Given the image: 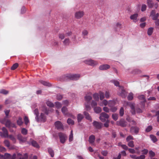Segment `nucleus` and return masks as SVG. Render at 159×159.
Wrapping results in <instances>:
<instances>
[{
    "label": "nucleus",
    "instance_id": "a211bd4d",
    "mask_svg": "<svg viewBox=\"0 0 159 159\" xmlns=\"http://www.w3.org/2000/svg\"><path fill=\"white\" fill-rule=\"evenodd\" d=\"M138 16V14L136 13L133 15H131L130 16L131 19L133 20L134 21L136 22L138 21L137 17Z\"/></svg>",
    "mask_w": 159,
    "mask_h": 159
},
{
    "label": "nucleus",
    "instance_id": "49530a36",
    "mask_svg": "<svg viewBox=\"0 0 159 159\" xmlns=\"http://www.w3.org/2000/svg\"><path fill=\"white\" fill-rule=\"evenodd\" d=\"M99 94L100 96V100H102L104 98V94L103 92H100L99 93Z\"/></svg>",
    "mask_w": 159,
    "mask_h": 159
},
{
    "label": "nucleus",
    "instance_id": "4be33fe9",
    "mask_svg": "<svg viewBox=\"0 0 159 159\" xmlns=\"http://www.w3.org/2000/svg\"><path fill=\"white\" fill-rule=\"evenodd\" d=\"M39 82L41 84H43V85L48 86H51V84L48 83L47 82L45 81H44L42 80H40L39 81Z\"/></svg>",
    "mask_w": 159,
    "mask_h": 159
},
{
    "label": "nucleus",
    "instance_id": "a878e982",
    "mask_svg": "<svg viewBox=\"0 0 159 159\" xmlns=\"http://www.w3.org/2000/svg\"><path fill=\"white\" fill-rule=\"evenodd\" d=\"M150 138L153 141V143H155L157 141V139L156 137L154 135H153L152 134L150 135Z\"/></svg>",
    "mask_w": 159,
    "mask_h": 159
},
{
    "label": "nucleus",
    "instance_id": "6e6552de",
    "mask_svg": "<svg viewBox=\"0 0 159 159\" xmlns=\"http://www.w3.org/2000/svg\"><path fill=\"white\" fill-rule=\"evenodd\" d=\"M116 124L117 125L122 127H125L127 125L126 122L123 119H121L120 121H117Z\"/></svg>",
    "mask_w": 159,
    "mask_h": 159
},
{
    "label": "nucleus",
    "instance_id": "aec40b11",
    "mask_svg": "<svg viewBox=\"0 0 159 159\" xmlns=\"http://www.w3.org/2000/svg\"><path fill=\"white\" fill-rule=\"evenodd\" d=\"M95 140V137L94 135H92L89 138V142L90 143L93 144Z\"/></svg>",
    "mask_w": 159,
    "mask_h": 159
},
{
    "label": "nucleus",
    "instance_id": "b1692460",
    "mask_svg": "<svg viewBox=\"0 0 159 159\" xmlns=\"http://www.w3.org/2000/svg\"><path fill=\"white\" fill-rule=\"evenodd\" d=\"M84 116L80 114H79L77 116V120L78 122H80L84 118Z\"/></svg>",
    "mask_w": 159,
    "mask_h": 159
},
{
    "label": "nucleus",
    "instance_id": "423d86ee",
    "mask_svg": "<svg viewBox=\"0 0 159 159\" xmlns=\"http://www.w3.org/2000/svg\"><path fill=\"white\" fill-rule=\"evenodd\" d=\"M109 117V116L105 112H102L99 117V119L102 122H104L106 121L105 119H108Z\"/></svg>",
    "mask_w": 159,
    "mask_h": 159
},
{
    "label": "nucleus",
    "instance_id": "9d476101",
    "mask_svg": "<svg viewBox=\"0 0 159 159\" xmlns=\"http://www.w3.org/2000/svg\"><path fill=\"white\" fill-rule=\"evenodd\" d=\"M71 80H78L80 77V75L79 74H70L67 76Z\"/></svg>",
    "mask_w": 159,
    "mask_h": 159
},
{
    "label": "nucleus",
    "instance_id": "09e8293b",
    "mask_svg": "<svg viewBox=\"0 0 159 159\" xmlns=\"http://www.w3.org/2000/svg\"><path fill=\"white\" fill-rule=\"evenodd\" d=\"M128 105H129L131 107V109H134L135 104L132 103H127Z\"/></svg>",
    "mask_w": 159,
    "mask_h": 159
},
{
    "label": "nucleus",
    "instance_id": "c756f323",
    "mask_svg": "<svg viewBox=\"0 0 159 159\" xmlns=\"http://www.w3.org/2000/svg\"><path fill=\"white\" fill-rule=\"evenodd\" d=\"M2 156L3 157L2 159H9L11 155L9 153H6L4 155H2Z\"/></svg>",
    "mask_w": 159,
    "mask_h": 159
},
{
    "label": "nucleus",
    "instance_id": "603ef678",
    "mask_svg": "<svg viewBox=\"0 0 159 159\" xmlns=\"http://www.w3.org/2000/svg\"><path fill=\"white\" fill-rule=\"evenodd\" d=\"M18 66V64L17 63H16L13 65L11 67V69L12 70H14Z\"/></svg>",
    "mask_w": 159,
    "mask_h": 159
},
{
    "label": "nucleus",
    "instance_id": "9b49d317",
    "mask_svg": "<svg viewBox=\"0 0 159 159\" xmlns=\"http://www.w3.org/2000/svg\"><path fill=\"white\" fill-rule=\"evenodd\" d=\"M139 129V128L137 126H132L130 128V131L132 134H137L138 133Z\"/></svg>",
    "mask_w": 159,
    "mask_h": 159
},
{
    "label": "nucleus",
    "instance_id": "4468645a",
    "mask_svg": "<svg viewBox=\"0 0 159 159\" xmlns=\"http://www.w3.org/2000/svg\"><path fill=\"white\" fill-rule=\"evenodd\" d=\"M85 62L92 66H94L98 64L97 62L90 59L85 61Z\"/></svg>",
    "mask_w": 159,
    "mask_h": 159
},
{
    "label": "nucleus",
    "instance_id": "473e14b6",
    "mask_svg": "<svg viewBox=\"0 0 159 159\" xmlns=\"http://www.w3.org/2000/svg\"><path fill=\"white\" fill-rule=\"evenodd\" d=\"M67 122L69 125H73L74 124V121L69 118L67 119Z\"/></svg>",
    "mask_w": 159,
    "mask_h": 159
},
{
    "label": "nucleus",
    "instance_id": "4d7b16f0",
    "mask_svg": "<svg viewBox=\"0 0 159 159\" xmlns=\"http://www.w3.org/2000/svg\"><path fill=\"white\" fill-rule=\"evenodd\" d=\"M59 38L61 39H63L65 37H66V36L65 34H59Z\"/></svg>",
    "mask_w": 159,
    "mask_h": 159
},
{
    "label": "nucleus",
    "instance_id": "c9c22d12",
    "mask_svg": "<svg viewBox=\"0 0 159 159\" xmlns=\"http://www.w3.org/2000/svg\"><path fill=\"white\" fill-rule=\"evenodd\" d=\"M4 143L5 146L9 148L10 146V143L7 140H5L4 142Z\"/></svg>",
    "mask_w": 159,
    "mask_h": 159
},
{
    "label": "nucleus",
    "instance_id": "052dcab7",
    "mask_svg": "<svg viewBox=\"0 0 159 159\" xmlns=\"http://www.w3.org/2000/svg\"><path fill=\"white\" fill-rule=\"evenodd\" d=\"M62 96L60 94H57V100H60L62 98Z\"/></svg>",
    "mask_w": 159,
    "mask_h": 159
},
{
    "label": "nucleus",
    "instance_id": "c85d7f7f",
    "mask_svg": "<svg viewBox=\"0 0 159 159\" xmlns=\"http://www.w3.org/2000/svg\"><path fill=\"white\" fill-rule=\"evenodd\" d=\"M93 97L95 101H98L99 99V95L98 93H95L93 95Z\"/></svg>",
    "mask_w": 159,
    "mask_h": 159
},
{
    "label": "nucleus",
    "instance_id": "e433bc0d",
    "mask_svg": "<svg viewBox=\"0 0 159 159\" xmlns=\"http://www.w3.org/2000/svg\"><path fill=\"white\" fill-rule=\"evenodd\" d=\"M127 98L129 100H132L133 98V94L132 93H130L128 97Z\"/></svg>",
    "mask_w": 159,
    "mask_h": 159
},
{
    "label": "nucleus",
    "instance_id": "a18cd8bd",
    "mask_svg": "<svg viewBox=\"0 0 159 159\" xmlns=\"http://www.w3.org/2000/svg\"><path fill=\"white\" fill-rule=\"evenodd\" d=\"M8 137L14 143L16 142V139L13 136L10 135Z\"/></svg>",
    "mask_w": 159,
    "mask_h": 159
},
{
    "label": "nucleus",
    "instance_id": "680f3d73",
    "mask_svg": "<svg viewBox=\"0 0 159 159\" xmlns=\"http://www.w3.org/2000/svg\"><path fill=\"white\" fill-rule=\"evenodd\" d=\"M11 122L10 120H8L5 123V125L7 127L9 128L10 126Z\"/></svg>",
    "mask_w": 159,
    "mask_h": 159
},
{
    "label": "nucleus",
    "instance_id": "f03ea898",
    "mask_svg": "<svg viewBox=\"0 0 159 159\" xmlns=\"http://www.w3.org/2000/svg\"><path fill=\"white\" fill-rule=\"evenodd\" d=\"M34 114L36 115V119L38 120L39 119H40L42 121H43L44 122L45 121L46 118L45 116H44V114L43 113H41L40 116L39 117V112L38 111V110H34Z\"/></svg>",
    "mask_w": 159,
    "mask_h": 159
},
{
    "label": "nucleus",
    "instance_id": "6ab92c4d",
    "mask_svg": "<svg viewBox=\"0 0 159 159\" xmlns=\"http://www.w3.org/2000/svg\"><path fill=\"white\" fill-rule=\"evenodd\" d=\"M17 157L19 158V159H27L28 158V155L27 153L24 154L23 156H22L21 154L18 153Z\"/></svg>",
    "mask_w": 159,
    "mask_h": 159
},
{
    "label": "nucleus",
    "instance_id": "58836bf2",
    "mask_svg": "<svg viewBox=\"0 0 159 159\" xmlns=\"http://www.w3.org/2000/svg\"><path fill=\"white\" fill-rule=\"evenodd\" d=\"M128 145L129 147L134 148V142L133 141H130L128 142Z\"/></svg>",
    "mask_w": 159,
    "mask_h": 159
},
{
    "label": "nucleus",
    "instance_id": "e2e57ef3",
    "mask_svg": "<svg viewBox=\"0 0 159 159\" xmlns=\"http://www.w3.org/2000/svg\"><path fill=\"white\" fill-rule=\"evenodd\" d=\"M141 152H142L143 154H146L148 152V150L147 149H144L143 150H142Z\"/></svg>",
    "mask_w": 159,
    "mask_h": 159
},
{
    "label": "nucleus",
    "instance_id": "20e7f679",
    "mask_svg": "<svg viewBox=\"0 0 159 159\" xmlns=\"http://www.w3.org/2000/svg\"><path fill=\"white\" fill-rule=\"evenodd\" d=\"M118 93L122 98H125L127 95V93L123 89L122 86H119Z\"/></svg>",
    "mask_w": 159,
    "mask_h": 159
},
{
    "label": "nucleus",
    "instance_id": "2f4dec72",
    "mask_svg": "<svg viewBox=\"0 0 159 159\" xmlns=\"http://www.w3.org/2000/svg\"><path fill=\"white\" fill-rule=\"evenodd\" d=\"M46 103L47 105L50 107H52L54 106V104L53 103L49 101H47Z\"/></svg>",
    "mask_w": 159,
    "mask_h": 159
},
{
    "label": "nucleus",
    "instance_id": "13d9d810",
    "mask_svg": "<svg viewBox=\"0 0 159 159\" xmlns=\"http://www.w3.org/2000/svg\"><path fill=\"white\" fill-rule=\"evenodd\" d=\"M147 6L145 4H143L142 5L141 10L142 11H143L146 10Z\"/></svg>",
    "mask_w": 159,
    "mask_h": 159
},
{
    "label": "nucleus",
    "instance_id": "ddd939ff",
    "mask_svg": "<svg viewBox=\"0 0 159 159\" xmlns=\"http://www.w3.org/2000/svg\"><path fill=\"white\" fill-rule=\"evenodd\" d=\"M55 125L57 129H63V126L61 122L59 121H57L55 123Z\"/></svg>",
    "mask_w": 159,
    "mask_h": 159
},
{
    "label": "nucleus",
    "instance_id": "a19ab883",
    "mask_svg": "<svg viewBox=\"0 0 159 159\" xmlns=\"http://www.w3.org/2000/svg\"><path fill=\"white\" fill-rule=\"evenodd\" d=\"M24 119L25 124L26 125H27L29 122V120L28 117L27 116H25Z\"/></svg>",
    "mask_w": 159,
    "mask_h": 159
},
{
    "label": "nucleus",
    "instance_id": "1a4fd4ad",
    "mask_svg": "<svg viewBox=\"0 0 159 159\" xmlns=\"http://www.w3.org/2000/svg\"><path fill=\"white\" fill-rule=\"evenodd\" d=\"M93 126L97 129H100L102 126V123L99 122L94 121L93 123Z\"/></svg>",
    "mask_w": 159,
    "mask_h": 159
},
{
    "label": "nucleus",
    "instance_id": "864d4df0",
    "mask_svg": "<svg viewBox=\"0 0 159 159\" xmlns=\"http://www.w3.org/2000/svg\"><path fill=\"white\" fill-rule=\"evenodd\" d=\"M112 118L115 120H116L118 119V115L116 114H113L112 115Z\"/></svg>",
    "mask_w": 159,
    "mask_h": 159
},
{
    "label": "nucleus",
    "instance_id": "5fc2aeb1",
    "mask_svg": "<svg viewBox=\"0 0 159 159\" xmlns=\"http://www.w3.org/2000/svg\"><path fill=\"white\" fill-rule=\"evenodd\" d=\"M150 157H153L155 156V154L154 152L152 151H150L149 152Z\"/></svg>",
    "mask_w": 159,
    "mask_h": 159
},
{
    "label": "nucleus",
    "instance_id": "393cba45",
    "mask_svg": "<svg viewBox=\"0 0 159 159\" xmlns=\"http://www.w3.org/2000/svg\"><path fill=\"white\" fill-rule=\"evenodd\" d=\"M31 144L32 145L36 148H38L39 147V146L38 144V143H37V142L34 140H32L31 141Z\"/></svg>",
    "mask_w": 159,
    "mask_h": 159
},
{
    "label": "nucleus",
    "instance_id": "72a5a7b5",
    "mask_svg": "<svg viewBox=\"0 0 159 159\" xmlns=\"http://www.w3.org/2000/svg\"><path fill=\"white\" fill-rule=\"evenodd\" d=\"M84 114L85 116V118L91 121L92 119L88 113L86 112H84Z\"/></svg>",
    "mask_w": 159,
    "mask_h": 159
},
{
    "label": "nucleus",
    "instance_id": "79ce46f5",
    "mask_svg": "<svg viewBox=\"0 0 159 159\" xmlns=\"http://www.w3.org/2000/svg\"><path fill=\"white\" fill-rule=\"evenodd\" d=\"M141 113L142 112V110H131V112L133 115L135 114L136 112Z\"/></svg>",
    "mask_w": 159,
    "mask_h": 159
},
{
    "label": "nucleus",
    "instance_id": "4c0bfd02",
    "mask_svg": "<svg viewBox=\"0 0 159 159\" xmlns=\"http://www.w3.org/2000/svg\"><path fill=\"white\" fill-rule=\"evenodd\" d=\"M69 141L70 142H71L73 141V131L72 130L70 132V134L69 135Z\"/></svg>",
    "mask_w": 159,
    "mask_h": 159
},
{
    "label": "nucleus",
    "instance_id": "0eeeda50",
    "mask_svg": "<svg viewBox=\"0 0 159 159\" xmlns=\"http://www.w3.org/2000/svg\"><path fill=\"white\" fill-rule=\"evenodd\" d=\"M84 12L83 11H79L76 12L75 14V17L77 19H80L84 15Z\"/></svg>",
    "mask_w": 159,
    "mask_h": 159
},
{
    "label": "nucleus",
    "instance_id": "7c9ffc66",
    "mask_svg": "<svg viewBox=\"0 0 159 159\" xmlns=\"http://www.w3.org/2000/svg\"><path fill=\"white\" fill-rule=\"evenodd\" d=\"M153 28L152 27L149 28L148 30V34L149 35H151L153 32Z\"/></svg>",
    "mask_w": 159,
    "mask_h": 159
},
{
    "label": "nucleus",
    "instance_id": "0e129e2a",
    "mask_svg": "<svg viewBox=\"0 0 159 159\" xmlns=\"http://www.w3.org/2000/svg\"><path fill=\"white\" fill-rule=\"evenodd\" d=\"M159 14L158 13H157V14H155V16H154L153 17H152V19L154 20H156L157 19V18L159 16Z\"/></svg>",
    "mask_w": 159,
    "mask_h": 159
},
{
    "label": "nucleus",
    "instance_id": "f257e3e1",
    "mask_svg": "<svg viewBox=\"0 0 159 159\" xmlns=\"http://www.w3.org/2000/svg\"><path fill=\"white\" fill-rule=\"evenodd\" d=\"M84 100L85 101V106L86 108L90 109V101L92 99V93H89L86 94L84 97Z\"/></svg>",
    "mask_w": 159,
    "mask_h": 159
},
{
    "label": "nucleus",
    "instance_id": "69168bd1",
    "mask_svg": "<svg viewBox=\"0 0 159 159\" xmlns=\"http://www.w3.org/2000/svg\"><path fill=\"white\" fill-rule=\"evenodd\" d=\"M12 102V100L11 99H8L6 100L5 102V104H8Z\"/></svg>",
    "mask_w": 159,
    "mask_h": 159
},
{
    "label": "nucleus",
    "instance_id": "37998d69",
    "mask_svg": "<svg viewBox=\"0 0 159 159\" xmlns=\"http://www.w3.org/2000/svg\"><path fill=\"white\" fill-rule=\"evenodd\" d=\"M70 40L68 39H66L65 40L63 41V43L64 45H68L69 43H70Z\"/></svg>",
    "mask_w": 159,
    "mask_h": 159
},
{
    "label": "nucleus",
    "instance_id": "f8f14e48",
    "mask_svg": "<svg viewBox=\"0 0 159 159\" xmlns=\"http://www.w3.org/2000/svg\"><path fill=\"white\" fill-rule=\"evenodd\" d=\"M62 113L66 116L71 117L73 118H75V117L71 113H69L68 110H61Z\"/></svg>",
    "mask_w": 159,
    "mask_h": 159
},
{
    "label": "nucleus",
    "instance_id": "bb28decb",
    "mask_svg": "<svg viewBox=\"0 0 159 159\" xmlns=\"http://www.w3.org/2000/svg\"><path fill=\"white\" fill-rule=\"evenodd\" d=\"M48 152L50 155L52 157H53L54 156V152L53 150L50 148H48Z\"/></svg>",
    "mask_w": 159,
    "mask_h": 159
},
{
    "label": "nucleus",
    "instance_id": "5701e85b",
    "mask_svg": "<svg viewBox=\"0 0 159 159\" xmlns=\"http://www.w3.org/2000/svg\"><path fill=\"white\" fill-rule=\"evenodd\" d=\"M115 101L114 100H110L108 102V106L110 107H112L115 105Z\"/></svg>",
    "mask_w": 159,
    "mask_h": 159
},
{
    "label": "nucleus",
    "instance_id": "338daca9",
    "mask_svg": "<svg viewBox=\"0 0 159 159\" xmlns=\"http://www.w3.org/2000/svg\"><path fill=\"white\" fill-rule=\"evenodd\" d=\"M128 150L130 153H133V154L135 152V151L134 149L129 148L128 149Z\"/></svg>",
    "mask_w": 159,
    "mask_h": 159
},
{
    "label": "nucleus",
    "instance_id": "de8ad7c7",
    "mask_svg": "<svg viewBox=\"0 0 159 159\" xmlns=\"http://www.w3.org/2000/svg\"><path fill=\"white\" fill-rule=\"evenodd\" d=\"M134 139L133 137L131 135L128 136L126 139V141L128 142L130 141V140H132Z\"/></svg>",
    "mask_w": 159,
    "mask_h": 159
},
{
    "label": "nucleus",
    "instance_id": "ea45409f",
    "mask_svg": "<svg viewBox=\"0 0 159 159\" xmlns=\"http://www.w3.org/2000/svg\"><path fill=\"white\" fill-rule=\"evenodd\" d=\"M55 104L56 107L58 109L60 108L61 107V103L58 102H55Z\"/></svg>",
    "mask_w": 159,
    "mask_h": 159
},
{
    "label": "nucleus",
    "instance_id": "3c124183",
    "mask_svg": "<svg viewBox=\"0 0 159 159\" xmlns=\"http://www.w3.org/2000/svg\"><path fill=\"white\" fill-rule=\"evenodd\" d=\"M152 129V126L150 125L148 126L146 129V132H150L151 130Z\"/></svg>",
    "mask_w": 159,
    "mask_h": 159
},
{
    "label": "nucleus",
    "instance_id": "dca6fc26",
    "mask_svg": "<svg viewBox=\"0 0 159 159\" xmlns=\"http://www.w3.org/2000/svg\"><path fill=\"white\" fill-rule=\"evenodd\" d=\"M17 139L20 141L22 142H25L27 140L26 137H23L21 134H19L18 135Z\"/></svg>",
    "mask_w": 159,
    "mask_h": 159
},
{
    "label": "nucleus",
    "instance_id": "c03bdc74",
    "mask_svg": "<svg viewBox=\"0 0 159 159\" xmlns=\"http://www.w3.org/2000/svg\"><path fill=\"white\" fill-rule=\"evenodd\" d=\"M111 82L113 83L115 86H119V82L118 81L115 80H113L111 81Z\"/></svg>",
    "mask_w": 159,
    "mask_h": 159
},
{
    "label": "nucleus",
    "instance_id": "2eb2a0df",
    "mask_svg": "<svg viewBox=\"0 0 159 159\" xmlns=\"http://www.w3.org/2000/svg\"><path fill=\"white\" fill-rule=\"evenodd\" d=\"M96 101H97L93 100L90 104V105H91L92 108H93L94 109H101L99 107H98L96 108V107L97 105V103Z\"/></svg>",
    "mask_w": 159,
    "mask_h": 159
},
{
    "label": "nucleus",
    "instance_id": "f704fd0d",
    "mask_svg": "<svg viewBox=\"0 0 159 159\" xmlns=\"http://www.w3.org/2000/svg\"><path fill=\"white\" fill-rule=\"evenodd\" d=\"M21 133L23 134L26 135L27 134L28 130L26 129L23 128L21 129Z\"/></svg>",
    "mask_w": 159,
    "mask_h": 159
},
{
    "label": "nucleus",
    "instance_id": "39448f33",
    "mask_svg": "<svg viewBox=\"0 0 159 159\" xmlns=\"http://www.w3.org/2000/svg\"><path fill=\"white\" fill-rule=\"evenodd\" d=\"M2 130L3 132H0V136L5 138L8 137V132L7 129L5 127H3Z\"/></svg>",
    "mask_w": 159,
    "mask_h": 159
},
{
    "label": "nucleus",
    "instance_id": "412c9836",
    "mask_svg": "<svg viewBox=\"0 0 159 159\" xmlns=\"http://www.w3.org/2000/svg\"><path fill=\"white\" fill-rule=\"evenodd\" d=\"M147 3L149 8H152L154 5V3L152 0H147Z\"/></svg>",
    "mask_w": 159,
    "mask_h": 159
},
{
    "label": "nucleus",
    "instance_id": "774afa93",
    "mask_svg": "<svg viewBox=\"0 0 159 159\" xmlns=\"http://www.w3.org/2000/svg\"><path fill=\"white\" fill-rule=\"evenodd\" d=\"M156 115L157 116V121L159 122V110L156 112Z\"/></svg>",
    "mask_w": 159,
    "mask_h": 159
},
{
    "label": "nucleus",
    "instance_id": "6e6d98bb",
    "mask_svg": "<svg viewBox=\"0 0 159 159\" xmlns=\"http://www.w3.org/2000/svg\"><path fill=\"white\" fill-rule=\"evenodd\" d=\"M139 99L142 100L143 102H145L146 100L145 99V97L144 95H141L139 97Z\"/></svg>",
    "mask_w": 159,
    "mask_h": 159
},
{
    "label": "nucleus",
    "instance_id": "f3484780",
    "mask_svg": "<svg viewBox=\"0 0 159 159\" xmlns=\"http://www.w3.org/2000/svg\"><path fill=\"white\" fill-rule=\"evenodd\" d=\"M110 67L109 65L107 64H105L100 66L99 69L100 70H106L109 69Z\"/></svg>",
    "mask_w": 159,
    "mask_h": 159
},
{
    "label": "nucleus",
    "instance_id": "cd10ccee",
    "mask_svg": "<svg viewBox=\"0 0 159 159\" xmlns=\"http://www.w3.org/2000/svg\"><path fill=\"white\" fill-rule=\"evenodd\" d=\"M17 123L20 126L22 125L23 124V122L21 117H19V118L18 120H17Z\"/></svg>",
    "mask_w": 159,
    "mask_h": 159
},
{
    "label": "nucleus",
    "instance_id": "bf43d9fd",
    "mask_svg": "<svg viewBox=\"0 0 159 159\" xmlns=\"http://www.w3.org/2000/svg\"><path fill=\"white\" fill-rule=\"evenodd\" d=\"M0 93L4 94H6L8 93V91L5 89H2L0 90Z\"/></svg>",
    "mask_w": 159,
    "mask_h": 159
},
{
    "label": "nucleus",
    "instance_id": "7ed1b4c3",
    "mask_svg": "<svg viewBox=\"0 0 159 159\" xmlns=\"http://www.w3.org/2000/svg\"><path fill=\"white\" fill-rule=\"evenodd\" d=\"M60 142L62 143H64L67 139V135L65 134L60 132L58 134Z\"/></svg>",
    "mask_w": 159,
    "mask_h": 159
},
{
    "label": "nucleus",
    "instance_id": "8fccbe9b",
    "mask_svg": "<svg viewBox=\"0 0 159 159\" xmlns=\"http://www.w3.org/2000/svg\"><path fill=\"white\" fill-rule=\"evenodd\" d=\"M105 121L106 122L104 124V126L106 128H108L109 126V124L110 122V120H106Z\"/></svg>",
    "mask_w": 159,
    "mask_h": 159
}]
</instances>
